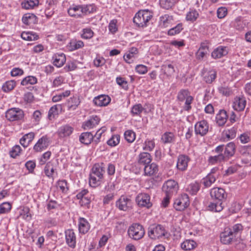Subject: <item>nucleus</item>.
<instances>
[{
	"label": "nucleus",
	"instance_id": "1",
	"mask_svg": "<svg viewBox=\"0 0 251 251\" xmlns=\"http://www.w3.org/2000/svg\"><path fill=\"white\" fill-rule=\"evenodd\" d=\"M210 196L217 201L211 202L208 205L209 209L215 212L222 211L223 209V201L226 198V194L225 190L221 188H213L210 190Z\"/></svg>",
	"mask_w": 251,
	"mask_h": 251
},
{
	"label": "nucleus",
	"instance_id": "2",
	"mask_svg": "<svg viewBox=\"0 0 251 251\" xmlns=\"http://www.w3.org/2000/svg\"><path fill=\"white\" fill-rule=\"evenodd\" d=\"M152 17V13L148 10H139L133 18V23L138 26L144 27Z\"/></svg>",
	"mask_w": 251,
	"mask_h": 251
},
{
	"label": "nucleus",
	"instance_id": "3",
	"mask_svg": "<svg viewBox=\"0 0 251 251\" xmlns=\"http://www.w3.org/2000/svg\"><path fill=\"white\" fill-rule=\"evenodd\" d=\"M148 234L151 239L154 240L163 236L168 238L169 235L165 227L161 225L150 226L148 228Z\"/></svg>",
	"mask_w": 251,
	"mask_h": 251
},
{
	"label": "nucleus",
	"instance_id": "4",
	"mask_svg": "<svg viewBox=\"0 0 251 251\" xmlns=\"http://www.w3.org/2000/svg\"><path fill=\"white\" fill-rule=\"evenodd\" d=\"M127 232L130 238L135 240L142 239L145 233L143 226L137 223L133 224L130 226Z\"/></svg>",
	"mask_w": 251,
	"mask_h": 251
},
{
	"label": "nucleus",
	"instance_id": "5",
	"mask_svg": "<svg viewBox=\"0 0 251 251\" xmlns=\"http://www.w3.org/2000/svg\"><path fill=\"white\" fill-rule=\"evenodd\" d=\"M189 204L188 196L186 194H183L175 200L174 207L177 211H183L189 205Z\"/></svg>",
	"mask_w": 251,
	"mask_h": 251
},
{
	"label": "nucleus",
	"instance_id": "6",
	"mask_svg": "<svg viewBox=\"0 0 251 251\" xmlns=\"http://www.w3.org/2000/svg\"><path fill=\"white\" fill-rule=\"evenodd\" d=\"M135 201L139 207L150 208L152 206L150 196L145 193H141L137 195Z\"/></svg>",
	"mask_w": 251,
	"mask_h": 251
},
{
	"label": "nucleus",
	"instance_id": "7",
	"mask_svg": "<svg viewBox=\"0 0 251 251\" xmlns=\"http://www.w3.org/2000/svg\"><path fill=\"white\" fill-rule=\"evenodd\" d=\"M24 116V111L19 108H12L5 113V117L10 121L22 120Z\"/></svg>",
	"mask_w": 251,
	"mask_h": 251
},
{
	"label": "nucleus",
	"instance_id": "8",
	"mask_svg": "<svg viewBox=\"0 0 251 251\" xmlns=\"http://www.w3.org/2000/svg\"><path fill=\"white\" fill-rule=\"evenodd\" d=\"M178 189L177 183L174 180L170 179L165 182L162 187L163 191L166 195H173Z\"/></svg>",
	"mask_w": 251,
	"mask_h": 251
},
{
	"label": "nucleus",
	"instance_id": "9",
	"mask_svg": "<svg viewBox=\"0 0 251 251\" xmlns=\"http://www.w3.org/2000/svg\"><path fill=\"white\" fill-rule=\"evenodd\" d=\"M209 126L206 120H202L196 123L195 126V131L196 134L204 136L208 131Z\"/></svg>",
	"mask_w": 251,
	"mask_h": 251
},
{
	"label": "nucleus",
	"instance_id": "10",
	"mask_svg": "<svg viewBox=\"0 0 251 251\" xmlns=\"http://www.w3.org/2000/svg\"><path fill=\"white\" fill-rule=\"evenodd\" d=\"M116 206L121 210L126 211L131 205V201L129 198L122 196L116 201Z\"/></svg>",
	"mask_w": 251,
	"mask_h": 251
},
{
	"label": "nucleus",
	"instance_id": "11",
	"mask_svg": "<svg viewBox=\"0 0 251 251\" xmlns=\"http://www.w3.org/2000/svg\"><path fill=\"white\" fill-rule=\"evenodd\" d=\"M66 244L71 248H75L76 246V236L73 229H68L65 232Z\"/></svg>",
	"mask_w": 251,
	"mask_h": 251
},
{
	"label": "nucleus",
	"instance_id": "12",
	"mask_svg": "<svg viewBox=\"0 0 251 251\" xmlns=\"http://www.w3.org/2000/svg\"><path fill=\"white\" fill-rule=\"evenodd\" d=\"M100 121V118L97 115H93L87 121L82 124V127L84 130L92 128L98 125Z\"/></svg>",
	"mask_w": 251,
	"mask_h": 251
},
{
	"label": "nucleus",
	"instance_id": "13",
	"mask_svg": "<svg viewBox=\"0 0 251 251\" xmlns=\"http://www.w3.org/2000/svg\"><path fill=\"white\" fill-rule=\"evenodd\" d=\"M235 237L231 233V231L227 228H225V231L221 233V242L225 245H228L231 243L234 240Z\"/></svg>",
	"mask_w": 251,
	"mask_h": 251
},
{
	"label": "nucleus",
	"instance_id": "14",
	"mask_svg": "<svg viewBox=\"0 0 251 251\" xmlns=\"http://www.w3.org/2000/svg\"><path fill=\"white\" fill-rule=\"evenodd\" d=\"M49 145V138L47 136H44L39 139L37 143L34 145L33 150L36 151H41L45 149Z\"/></svg>",
	"mask_w": 251,
	"mask_h": 251
},
{
	"label": "nucleus",
	"instance_id": "15",
	"mask_svg": "<svg viewBox=\"0 0 251 251\" xmlns=\"http://www.w3.org/2000/svg\"><path fill=\"white\" fill-rule=\"evenodd\" d=\"M110 101V98L106 95H100L95 97L93 100L94 103L98 106H106L109 103Z\"/></svg>",
	"mask_w": 251,
	"mask_h": 251
},
{
	"label": "nucleus",
	"instance_id": "16",
	"mask_svg": "<svg viewBox=\"0 0 251 251\" xmlns=\"http://www.w3.org/2000/svg\"><path fill=\"white\" fill-rule=\"evenodd\" d=\"M189 161V157L185 155H180L177 159L176 164L177 168L181 171L186 170L188 166V163Z\"/></svg>",
	"mask_w": 251,
	"mask_h": 251
},
{
	"label": "nucleus",
	"instance_id": "17",
	"mask_svg": "<svg viewBox=\"0 0 251 251\" xmlns=\"http://www.w3.org/2000/svg\"><path fill=\"white\" fill-rule=\"evenodd\" d=\"M73 131L74 128L73 127L68 125H66L60 127L57 132L60 137L63 138L69 136Z\"/></svg>",
	"mask_w": 251,
	"mask_h": 251
},
{
	"label": "nucleus",
	"instance_id": "18",
	"mask_svg": "<svg viewBox=\"0 0 251 251\" xmlns=\"http://www.w3.org/2000/svg\"><path fill=\"white\" fill-rule=\"evenodd\" d=\"M246 105V100L244 97H236L234 99L233 104V107L234 110L238 111L244 109Z\"/></svg>",
	"mask_w": 251,
	"mask_h": 251
},
{
	"label": "nucleus",
	"instance_id": "19",
	"mask_svg": "<svg viewBox=\"0 0 251 251\" xmlns=\"http://www.w3.org/2000/svg\"><path fill=\"white\" fill-rule=\"evenodd\" d=\"M226 48L225 47H219L215 49L211 53V56L214 59H219L227 54Z\"/></svg>",
	"mask_w": 251,
	"mask_h": 251
},
{
	"label": "nucleus",
	"instance_id": "20",
	"mask_svg": "<svg viewBox=\"0 0 251 251\" xmlns=\"http://www.w3.org/2000/svg\"><path fill=\"white\" fill-rule=\"evenodd\" d=\"M81 5L73 4L68 10V13L70 16L76 18L81 17Z\"/></svg>",
	"mask_w": 251,
	"mask_h": 251
},
{
	"label": "nucleus",
	"instance_id": "21",
	"mask_svg": "<svg viewBox=\"0 0 251 251\" xmlns=\"http://www.w3.org/2000/svg\"><path fill=\"white\" fill-rule=\"evenodd\" d=\"M227 117L226 112L224 110H220L216 117L217 124L219 126H224L227 121Z\"/></svg>",
	"mask_w": 251,
	"mask_h": 251
},
{
	"label": "nucleus",
	"instance_id": "22",
	"mask_svg": "<svg viewBox=\"0 0 251 251\" xmlns=\"http://www.w3.org/2000/svg\"><path fill=\"white\" fill-rule=\"evenodd\" d=\"M158 171V166L154 163L146 164L144 167V173L147 176H152L156 174Z\"/></svg>",
	"mask_w": 251,
	"mask_h": 251
},
{
	"label": "nucleus",
	"instance_id": "23",
	"mask_svg": "<svg viewBox=\"0 0 251 251\" xmlns=\"http://www.w3.org/2000/svg\"><path fill=\"white\" fill-rule=\"evenodd\" d=\"M22 21L25 25H29L37 23L38 20L37 17L34 14L26 13L23 16Z\"/></svg>",
	"mask_w": 251,
	"mask_h": 251
},
{
	"label": "nucleus",
	"instance_id": "24",
	"mask_svg": "<svg viewBox=\"0 0 251 251\" xmlns=\"http://www.w3.org/2000/svg\"><path fill=\"white\" fill-rule=\"evenodd\" d=\"M53 64L57 67L62 66L66 61V56L64 53L55 54L52 57Z\"/></svg>",
	"mask_w": 251,
	"mask_h": 251
},
{
	"label": "nucleus",
	"instance_id": "25",
	"mask_svg": "<svg viewBox=\"0 0 251 251\" xmlns=\"http://www.w3.org/2000/svg\"><path fill=\"white\" fill-rule=\"evenodd\" d=\"M34 133L30 132L25 134L20 140V143L24 148H26L34 138Z\"/></svg>",
	"mask_w": 251,
	"mask_h": 251
},
{
	"label": "nucleus",
	"instance_id": "26",
	"mask_svg": "<svg viewBox=\"0 0 251 251\" xmlns=\"http://www.w3.org/2000/svg\"><path fill=\"white\" fill-rule=\"evenodd\" d=\"M94 139V135L91 132H86L81 134L79 137V141L85 145L90 144Z\"/></svg>",
	"mask_w": 251,
	"mask_h": 251
},
{
	"label": "nucleus",
	"instance_id": "27",
	"mask_svg": "<svg viewBox=\"0 0 251 251\" xmlns=\"http://www.w3.org/2000/svg\"><path fill=\"white\" fill-rule=\"evenodd\" d=\"M90 228V225L88 221L83 218L79 219L78 229L80 233L85 234L87 233Z\"/></svg>",
	"mask_w": 251,
	"mask_h": 251
},
{
	"label": "nucleus",
	"instance_id": "28",
	"mask_svg": "<svg viewBox=\"0 0 251 251\" xmlns=\"http://www.w3.org/2000/svg\"><path fill=\"white\" fill-rule=\"evenodd\" d=\"M151 161V155L148 152H142L138 156V162L139 164L143 165L150 164Z\"/></svg>",
	"mask_w": 251,
	"mask_h": 251
},
{
	"label": "nucleus",
	"instance_id": "29",
	"mask_svg": "<svg viewBox=\"0 0 251 251\" xmlns=\"http://www.w3.org/2000/svg\"><path fill=\"white\" fill-rule=\"evenodd\" d=\"M225 151L224 155L226 156V159H228L229 157L233 156L235 153V144L230 142L227 144L224 148Z\"/></svg>",
	"mask_w": 251,
	"mask_h": 251
},
{
	"label": "nucleus",
	"instance_id": "30",
	"mask_svg": "<svg viewBox=\"0 0 251 251\" xmlns=\"http://www.w3.org/2000/svg\"><path fill=\"white\" fill-rule=\"evenodd\" d=\"M62 110V106L60 104H56L52 106L48 112V118L50 120L55 119L58 115V111Z\"/></svg>",
	"mask_w": 251,
	"mask_h": 251
},
{
	"label": "nucleus",
	"instance_id": "31",
	"mask_svg": "<svg viewBox=\"0 0 251 251\" xmlns=\"http://www.w3.org/2000/svg\"><path fill=\"white\" fill-rule=\"evenodd\" d=\"M200 184L197 182L191 183L189 184L186 188V191L191 195H196L200 190Z\"/></svg>",
	"mask_w": 251,
	"mask_h": 251
},
{
	"label": "nucleus",
	"instance_id": "32",
	"mask_svg": "<svg viewBox=\"0 0 251 251\" xmlns=\"http://www.w3.org/2000/svg\"><path fill=\"white\" fill-rule=\"evenodd\" d=\"M226 160V156L224 154H217L209 157L208 162L209 164L214 165Z\"/></svg>",
	"mask_w": 251,
	"mask_h": 251
},
{
	"label": "nucleus",
	"instance_id": "33",
	"mask_svg": "<svg viewBox=\"0 0 251 251\" xmlns=\"http://www.w3.org/2000/svg\"><path fill=\"white\" fill-rule=\"evenodd\" d=\"M81 17L85 15L93 13L96 9L94 4L81 5Z\"/></svg>",
	"mask_w": 251,
	"mask_h": 251
},
{
	"label": "nucleus",
	"instance_id": "34",
	"mask_svg": "<svg viewBox=\"0 0 251 251\" xmlns=\"http://www.w3.org/2000/svg\"><path fill=\"white\" fill-rule=\"evenodd\" d=\"M104 173V168L99 164H95L92 169V173L93 176L102 178Z\"/></svg>",
	"mask_w": 251,
	"mask_h": 251
},
{
	"label": "nucleus",
	"instance_id": "35",
	"mask_svg": "<svg viewBox=\"0 0 251 251\" xmlns=\"http://www.w3.org/2000/svg\"><path fill=\"white\" fill-rule=\"evenodd\" d=\"M196 243L193 240H186L181 244V248L185 251L191 250L196 247Z\"/></svg>",
	"mask_w": 251,
	"mask_h": 251
},
{
	"label": "nucleus",
	"instance_id": "36",
	"mask_svg": "<svg viewBox=\"0 0 251 251\" xmlns=\"http://www.w3.org/2000/svg\"><path fill=\"white\" fill-rule=\"evenodd\" d=\"M217 178H215L211 175H207L205 177L201 180V183L204 185L205 188L210 187L213 183H214Z\"/></svg>",
	"mask_w": 251,
	"mask_h": 251
},
{
	"label": "nucleus",
	"instance_id": "37",
	"mask_svg": "<svg viewBox=\"0 0 251 251\" xmlns=\"http://www.w3.org/2000/svg\"><path fill=\"white\" fill-rule=\"evenodd\" d=\"M217 76V72L215 70L209 71L204 76V80L207 83L210 84L215 80Z\"/></svg>",
	"mask_w": 251,
	"mask_h": 251
},
{
	"label": "nucleus",
	"instance_id": "38",
	"mask_svg": "<svg viewBox=\"0 0 251 251\" xmlns=\"http://www.w3.org/2000/svg\"><path fill=\"white\" fill-rule=\"evenodd\" d=\"M21 37L23 39L27 41H35L38 39V35L35 33L23 32L21 34Z\"/></svg>",
	"mask_w": 251,
	"mask_h": 251
},
{
	"label": "nucleus",
	"instance_id": "39",
	"mask_svg": "<svg viewBox=\"0 0 251 251\" xmlns=\"http://www.w3.org/2000/svg\"><path fill=\"white\" fill-rule=\"evenodd\" d=\"M16 85V82L14 80L7 81L3 84L2 89L5 92H8L13 90Z\"/></svg>",
	"mask_w": 251,
	"mask_h": 251
},
{
	"label": "nucleus",
	"instance_id": "40",
	"mask_svg": "<svg viewBox=\"0 0 251 251\" xmlns=\"http://www.w3.org/2000/svg\"><path fill=\"white\" fill-rule=\"evenodd\" d=\"M227 228L231 231V233L235 237L238 233L242 232L243 230V226L240 224H237L233 225L232 227Z\"/></svg>",
	"mask_w": 251,
	"mask_h": 251
},
{
	"label": "nucleus",
	"instance_id": "41",
	"mask_svg": "<svg viewBox=\"0 0 251 251\" xmlns=\"http://www.w3.org/2000/svg\"><path fill=\"white\" fill-rule=\"evenodd\" d=\"M83 46L84 43L81 40H73L70 43L71 50H75L80 49Z\"/></svg>",
	"mask_w": 251,
	"mask_h": 251
},
{
	"label": "nucleus",
	"instance_id": "42",
	"mask_svg": "<svg viewBox=\"0 0 251 251\" xmlns=\"http://www.w3.org/2000/svg\"><path fill=\"white\" fill-rule=\"evenodd\" d=\"M199 16V14L196 10L191 9L187 14L186 19L187 21L193 22L197 19Z\"/></svg>",
	"mask_w": 251,
	"mask_h": 251
},
{
	"label": "nucleus",
	"instance_id": "43",
	"mask_svg": "<svg viewBox=\"0 0 251 251\" xmlns=\"http://www.w3.org/2000/svg\"><path fill=\"white\" fill-rule=\"evenodd\" d=\"M237 131V127L233 126L231 128L224 131L225 136L228 139H234L236 136Z\"/></svg>",
	"mask_w": 251,
	"mask_h": 251
},
{
	"label": "nucleus",
	"instance_id": "44",
	"mask_svg": "<svg viewBox=\"0 0 251 251\" xmlns=\"http://www.w3.org/2000/svg\"><path fill=\"white\" fill-rule=\"evenodd\" d=\"M138 50L136 48L132 47L128 51V53H127L124 56L125 60L129 63V60L134 57V55L137 54Z\"/></svg>",
	"mask_w": 251,
	"mask_h": 251
},
{
	"label": "nucleus",
	"instance_id": "45",
	"mask_svg": "<svg viewBox=\"0 0 251 251\" xmlns=\"http://www.w3.org/2000/svg\"><path fill=\"white\" fill-rule=\"evenodd\" d=\"M161 69L163 73L168 76H171L175 72L174 67L171 64L163 65Z\"/></svg>",
	"mask_w": 251,
	"mask_h": 251
},
{
	"label": "nucleus",
	"instance_id": "46",
	"mask_svg": "<svg viewBox=\"0 0 251 251\" xmlns=\"http://www.w3.org/2000/svg\"><path fill=\"white\" fill-rule=\"evenodd\" d=\"M176 2V0H160V6L166 9L172 8Z\"/></svg>",
	"mask_w": 251,
	"mask_h": 251
},
{
	"label": "nucleus",
	"instance_id": "47",
	"mask_svg": "<svg viewBox=\"0 0 251 251\" xmlns=\"http://www.w3.org/2000/svg\"><path fill=\"white\" fill-rule=\"evenodd\" d=\"M38 0H28L25 2L22 3L23 8L26 9L33 8L34 6L38 4Z\"/></svg>",
	"mask_w": 251,
	"mask_h": 251
},
{
	"label": "nucleus",
	"instance_id": "48",
	"mask_svg": "<svg viewBox=\"0 0 251 251\" xmlns=\"http://www.w3.org/2000/svg\"><path fill=\"white\" fill-rule=\"evenodd\" d=\"M182 29V24L181 23H179L176 26L169 29L168 31V34L170 36L175 35L179 33Z\"/></svg>",
	"mask_w": 251,
	"mask_h": 251
},
{
	"label": "nucleus",
	"instance_id": "49",
	"mask_svg": "<svg viewBox=\"0 0 251 251\" xmlns=\"http://www.w3.org/2000/svg\"><path fill=\"white\" fill-rule=\"evenodd\" d=\"M101 179L102 178L97 177L96 176H93V174H91L89 178V184L91 187H96L100 184Z\"/></svg>",
	"mask_w": 251,
	"mask_h": 251
},
{
	"label": "nucleus",
	"instance_id": "50",
	"mask_svg": "<svg viewBox=\"0 0 251 251\" xmlns=\"http://www.w3.org/2000/svg\"><path fill=\"white\" fill-rule=\"evenodd\" d=\"M80 101L79 99L76 97L71 98L68 101V109H75L77 106L79 105Z\"/></svg>",
	"mask_w": 251,
	"mask_h": 251
},
{
	"label": "nucleus",
	"instance_id": "51",
	"mask_svg": "<svg viewBox=\"0 0 251 251\" xmlns=\"http://www.w3.org/2000/svg\"><path fill=\"white\" fill-rule=\"evenodd\" d=\"M124 136L125 139L128 143H132L135 140L136 135L135 132L132 130H128L125 131L124 133Z\"/></svg>",
	"mask_w": 251,
	"mask_h": 251
},
{
	"label": "nucleus",
	"instance_id": "52",
	"mask_svg": "<svg viewBox=\"0 0 251 251\" xmlns=\"http://www.w3.org/2000/svg\"><path fill=\"white\" fill-rule=\"evenodd\" d=\"M233 26L237 29L241 30L245 27L246 24L240 18H237L233 22Z\"/></svg>",
	"mask_w": 251,
	"mask_h": 251
},
{
	"label": "nucleus",
	"instance_id": "53",
	"mask_svg": "<svg viewBox=\"0 0 251 251\" xmlns=\"http://www.w3.org/2000/svg\"><path fill=\"white\" fill-rule=\"evenodd\" d=\"M37 78L33 76H28L25 77L22 81L21 84L22 85H26L27 84H34L37 83Z\"/></svg>",
	"mask_w": 251,
	"mask_h": 251
},
{
	"label": "nucleus",
	"instance_id": "54",
	"mask_svg": "<svg viewBox=\"0 0 251 251\" xmlns=\"http://www.w3.org/2000/svg\"><path fill=\"white\" fill-rule=\"evenodd\" d=\"M54 172V170L52 164L50 162H48L46 164L44 169V172L45 175L48 177H51L52 176Z\"/></svg>",
	"mask_w": 251,
	"mask_h": 251
},
{
	"label": "nucleus",
	"instance_id": "55",
	"mask_svg": "<svg viewBox=\"0 0 251 251\" xmlns=\"http://www.w3.org/2000/svg\"><path fill=\"white\" fill-rule=\"evenodd\" d=\"M120 136L118 134L114 135L107 141V144L111 147H114L120 142Z\"/></svg>",
	"mask_w": 251,
	"mask_h": 251
},
{
	"label": "nucleus",
	"instance_id": "56",
	"mask_svg": "<svg viewBox=\"0 0 251 251\" xmlns=\"http://www.w3.org/2000/svg\"><path fill=\"white\" fill-rule=\"evenodd\" d=\"M144 109L141 104H137L132 107L131 113L133 116L139 115Z\"/></svg>",
	"mask_w": 251,
	"mask_h": 251
},
{
	"label": "nucleus",
	"instance_id": "57",
	"mask_svg": "<svg viewBox=\"0 0 251 251\" xmlns=\"http://www.w3.org/2000/svg\"><path fill=\"white\" fill-rule=\"evenodd\" d=\"M70 95V91L67 90L61 94L57 95L52 97V100L53 102H56L61 100L62 98H65L68 97Z\"/></svg>",
	"mask_w": 251,
	"mask_h": 251
},
{
	"label": "nucleus",
	"instance_id": "58",
	"mask_svg": "<svg viewBox=\"0 0 251 251\" xmlns=\"http://www.w3.org/2000/svg\"><path fill=\"white\" fill-rule=\"evenodd\" d=\"M82 32L83 33L81 34V37L84 39H90L94 35L93 31L89 28L83 29Z\"/></svg>",
	"mask_w": 251,
	"mask_h": 251
},
{
	"label": "nucleus",
	"instance_id": "59",
	"mask_svg": "<svg viewBox=\"0 0 251 251\" xmlns=\"http://www.w3.org/2000/svg\"><path fill=\"white\" fill-rule=\"evenodd\" d=\"M189 94L190 93L188 90H181L178 94L177 99L179 100L182 101L190 96Z\"/></svg>",
	"mask_w": 251,
	"mask_h": 251
},
{
	"label": "nucleus",
	"instance_id": "60",
	"mask_svg": "<svg viewBox=\"0 0 251 251\" xmlns=\"http://www.w3.org/2000/svg\"><path fill=\"white\" fill-rule=\"evenodd\" d=\"M173 138L174 135L172 133L166 132L163 135L161 139L164 143H169L173 141Z\"/></svg>",
	"mask_w": 251,
	"mask_h": 251
},
{
	"label": "nucleus",
	"instance_id": "61",
	"mask_svg": "<svg viewBox=\"0 0 251 251\" xmlns=\"http://www.w3.org/2000/svg\"><path fill=\"white\" fill-rule=\"evenodd\" d=\"M21 151V148L19 145H15L14 146L11 151H10V155L13 158H15L19 155Z\"/></svg>",
	"mask_w": 251,
	"mask_h": 251
},
{
	"label": "nucleus",
	"instance_id": "62",
	"mask_svg": "<svg viewBox=\"0 0 251 251\" xmlns=\"http://www.w3.org/2000/svg\"><path fill=\"white\" fill-rule=\"evenodd\" d=\"M218 90L221 94L226 96H229L232 94V91L228 87L222 86L218 88Z\"/></svg>",
	"mask_w": 251,
	"mask_h": 251
},
{
	"label": "nucleus",
	"instance_id": "63",
	"mask_svg": "<svg viewBox=\"0 0 251 251\" xmlns=\"http://www.w3.org/2000/svg\"><path fill=\"white\" fill-rule=\"evenodd\" d=\"M155 147V143L153 140H146L145 142L144 150L151 151Z\"/></svg>",
	"mask_w": 251,
	"mask_h": 251
},
{
	"label": "nucleus",
	"instance_id": "64",
	"mask_svg": "<svg viewBox=\"0 0 251 251\" xmlns=\"http://www.w3.org/2000/svg\"><path fill=\"white\" fill-rule=\"evenodd\" d=\"M11 208V206L9 202H3L0 205V214L7 212Z\"/></svg>",
	"mask_w": 251,
	"mask_h": 251
}]
</instances>
